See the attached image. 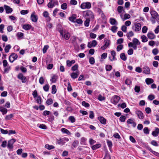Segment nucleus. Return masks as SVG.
Instances as JSON below:
<instances>
[{"instance_id": "nucleus-1", "label": "nucleus", "mask_w": 159, "mask_h": 159, "mask_svg": "<svg viewBox=\"0 0 159 159\" xmlns=\"http://www.w3.org/2000/svg\"><path fill=\"white\" fill-rule=\"evenodd\" d=\"M83 16L85 18H88L93 20L94 18L93 13L90 10H87L83 12Z\"/></svg>"}, {"instance_id": "nucleus-2", "label": "nucleus", "mask_w": 159, "mask_h": 159, "mask_svg": "<svg viewBox=\"0 0 159 159\" xmlns=\"http://www.w3.org/2000/svg\"><path fill=\"white\" fill-rule=\"evenodd\" d=\"M140 44V42L139 40L136 38H134L132 40V42L129 43L128 45L129 48L132 47L134 50H136L137 49V46Z\"/></svg>"}, {"instance_id": "nucleus-3", "label": "nucleus", "mask_w": 159, "mask_h": 159, "mask_svg": "<svg viewBox=\"0 0 159 159\" xmlns=\"http://www.w3.org/2000/svg\"><path fill=\"white\" fill-rule=\"evenodd\" d=\"M80 7L82 9H89L91 7V4L89 2H83L81 4Z\"/></svg>"}, {"instance_id": "nucleus-4", "label": "nucleus", "mask_w": 159, "mask_h": 159, "mask_svg": "<svg viewBox=\"0 0 159 159\" xmlns=\"http://www.w3.org/2000/svg\"><path fill=\"white\" fill-rule=\"evenodd\" d=\"M16 141V140L14 139H11L8 141L7 147L10 151L12 150L13 148V144Z\"/></svg>"}, {"instance_id": "nucleus-5", "label": "nucleus", "mask_w": 159, "mask_h": 159, "mask_svg": "<svg viewBox=\"0 0 159 159\" xmlns=\"http://www.w3.org/2000/svg\"><path fill=\"white\" fill-rule=\"evenodd\" d=\"M150 13L152 19H155L157 21H159V15L156 11H152Z\"/></svg>"}, {"instance_id": "nucleus-6", "label": "nucleus", "mask_w": 159, "mask_h": 159, "mask_svg": "<svg viewBox=\"0 0 159 159\" xmlns=\"http://www.w3.org/2000/svg\"><path fill=\"white\" fill-rule=\"evenodd\" d=\"M141 26L140 23H138L134 24L132 27V30L135 31L137 32L140 30L141 29Z\"/></svg>"}, {"instance_id": "nucleus-7", "label": "nucleus", "mask_w": 159, "mask_h": 159, "mask_svg": "<svg viewBox=\"0 0 159 159\" xmlns=\"http://www.w3.org/2000/svg\"><path fill=\"white\" fill-rule=\"evenodd\" d=\"M120 99L119 96L117 95H115L112 97L111 99V102L114 104L116 105L119 101Z\"/></svg>"}, {"instance_id": "nucleus-8", "label": "nucleus", "mask_w": 159, "mask_h": 159, "mask_svg": "<svg viewBox=\"0 0 159 159\" xmlns=\"http://www.w3.org/2000/svg\"><path fill=\"white\" fill-rule=\"evenodd\" d=\"M17 57L18 56L17 54L12 53L9 56V60L12 63L14 61L17 59Z\"/></svg>"}, {"instance_id": "nucleus-9", "label": "nucleus", "mask_w": 159, "mask_h": 159, "mask_svg": "<svg viewBox=\"0 0 159 159\" xmlns=\"http://www.w3.org/2000/svg\"><path fill=\"white\" fill-rule=\"evenodd\" d=\"M60 32L62 37H64L66 40H68L69 39L70 34L69 33L64 32L63 33L62 31H60Z\"/></svg>"}, {"instance_id": "nucleus-10", "label": "nucleus", "mask_w": 159, "mask_h": 159, "mask_svg": "<svg viewBox=\"0 0 159 159\" xmlns=\"http://www.w3.org/2000/svg\"><path fill=\"white\" fill-rule=\"evenodd\" d=\"M127 123L128 124H131L132 127L134 128L135 127L136 125L134 120L133 118H130L128 119L127 120Z\"/></svg>"}, {"instance_id": "nucleus-11", "label": "nucleus", "mask_w": 159, "mask_h": 159, "mask_svg": "<svg viewBox=\"0 0 159 159\" xmlns=\"http://www.w3.org/2000/svg\"><path fill=\"white\" fill-rule=\"evenodd\" d=\"M135 113L139 119L141 120L143 118V114L141 111L139 110H136L135 111Z\"/></svg>"}, {"instance_id": "nucleus-12", "label": "nucleus", "mask_w": 159, "mask_h": 159, "mask_svg": "<svg viewBox=\"0 0 159 159\" xmlns=\"http://www.w3.org/2000/svg\"><path fill=\"white\" fill-rule=\"evenodd\" d=\"M97 44V41L95 40H94L92 41L91 42H89L88 43V47L90 48L93 47H95Z\"/></svg>"}, {"instance_id": "nucleus-13", "label": "nucleus", "mask_w": 159, "mask_h": 159, "mask_svg": "<svg viewBox=\"0 0 159 159\" xmlns=\"http://www.w3.org/2000/svg\"><path fill=\"white\" fill-rule=\"evenodd\" d=\"M35 12H34L31 14V19L32 21L34 22H36L38 20V16L37 15H35Z\"/></svg>"}, {"instance_id": "nucleus-14", "label": "nucleus", "mask_w": 159, "mask_h": 159, "mask_svg": "<svg viewBox=\"0 0 159 159\" xmlns=\"http://www.w3.org/2000/svg\"><path fill=\"white\" fill-rule=\"evenodd\" d=\"M18 78L20 80L22 83H25L27 80L25 76H23L22 73H20L18 75Z\"/></svg>"}, {"instance_id": "nucleus-15", "label": "nucleus", "mask_w": 159, "mask_h": 159, "mask_svg": "<svg viewBox=\"0 0 159 159\" xmlns=\"http://www.w3.org/2000/svg\"><path fill=\"white\" fill-rule=\"evenodd\" d=\"M4 7L6 11V13L7 14L11 13L13 11V9L7 5H4Z\"/></svg>"}, {"instance_id": "nucleus-16", "label": "nucleus", "mask_w": 159, "mask_h": 159, "mask_svg": "<svg viewBox=\"0 0 159 159\" xmlns=\"http://www.w3.org/2000/svg\"><path fill=\"white\" fill-rule=\"evenodd\" d=\"M101 123L103 125H105L107 123V120L102 116H99L98 118Z\"/></svg>"}, {"instance_id": "nucleus-17", "label": "nucleus", "mask_w": 159, "mask_h": 159, "mask_svg": "<svg viewBox=\"0 0 159 159\" xmlns=\"http://www.w3.org/2000/svg\"><path fill=\"white\" fill-rule=\"evenodd\" d=\"M159 134V128H156L155 130L152 132V134L154 137L157 136Z\"/></svg>"}, {"instance_id": "nucleus-18", "label": "nucleus", "mask_w": 159, "mask_h": 159, "mask_svg": "<svg viewBox=\"0 0 159 159\" xmlns=\"http://www.w3.org/2000/svg\"><path fill=\"white\" fill-rule=\"evenodd\" d=\"M143 69V73L146 74H149L150 73V71L149 68L147 66H144Z\"/></svg>"}, {"instance_id": "nucleus-19", "label": "nucleus", "mask_w": 159, "mask_h": 159, "mask_svg": "<svg viewBox=\"0 0 159 159\" xmlns=\"http://www.w3.org/2000/svg\"><path fill=\"white\" fill-rule=\"evenodd\" d=\"M111 55H112V56L113 57V58H112V59H111L110 57H109L110 58V60L111 61H113L116 60V58L115 57V56L116 55V52L114 50H112V51H111Z\"/></svg>"}, {"instance_id": "nucleus-20", "label": "nucleus", "mask_w": 159, "mask_h": 159, "mask_svg": "<svg viewBox=\"0 0 159 159\" xmlns=\"http://www.w3.org/2000/svg\"><path fill=\"white\" fill-rule=\"evenodd\" d=\"M110 24L112 25H117V22L116 20L113 18H110L109 20Z\"/></svg>"}, {"instance_id": "nucleus-21", "label": "nucleus", "mask_w": 159, "mask_h": 159, "mask_svg": "<svg viewBox=\"0 0 159 159\" xmlns=\"http://www.w3.org/2000/svg\"><path fill=\"white\" fill-rule=\"evenodd\" d=\"M79 75L78 71H76V72H72L70 75L71 77L73 79L76 78Z\"/></svg>"}, {"instance_id": "nucleus-22", "label": "nucleus", "mask_w": 159, "mask_h": 159, "mask_svg": "<svg viewBox=\"0 0 159 159\" xmlns=\"http://www.w3.org/2000/svg\"><path fill=\"white\" fill-rule=\"evenodd\" d=\"M75 61L74 60L71 61L69 60H67L66 62L67 66L68 67H70L72 66V64L75 63Z\"/></svg>"}, {"instance_id": "nucleus-23", "label": "nucleus", "mask_w": 159, "mask_h": 159, "mask_svg": "<svg viewBox=\"0 0 159 159\" xmlns=\"http://www.w3.org/2000/svg\"><path fill=\"white\" fill-rule=\"evenodd\" d=\"M22 28L24 29L28 30L31 29V26L29 24H26L23 25Z\"/></svg>"}, {"instance_id": "nucleus-24", "label": "nucleus", "mask_w": 159, "mask_h": 159, "mask_svg": "<svg viewBox=\"0 0 159 159\" xmlns=\"http://www.w3.org/2000/svg\"><path fill=\"white\" fill-rule=\"evenodd\" d=\"M148 38L150 39H154L155 38V36L153 33H148L147 34Z\"/></svg>"}, {"instance_id": "nucleus-25", "label": "nucleus", "mask_w": 159, "mask_h": 159, "mask_svg": "<svg viewBox=\"0 0 159 159\" xmlns=\"http://www.w3.org/2000/svg\"><path fill=\"white\" fill-rule=\"evenodd\" d=\"M61 131L63 133L66 134L68 135H70L71 134L70 132L68 129L66 128H62L61 129Z\"/></svg>"}, {"instance_id": "nucleus-26", "label": "nucleus", "mask_w": 159, "mask_h": 159, "mask_svg": "<svg viewBox=\"0 0 159 159\" xmlns=\"http://www.w3.org/2000/svg\"><path fill=\"white\" fill-rule=\"evenodd\" d=\"M134 35V33L133 31H130L126 34V36L127 37L128 39L131 40L130 37L133 36Z\"/></svg>"}, {"instance_id": "nucleus-27", "label": "nucleus", "mask_w": 159, "mask_h": 159, "mask_svg": "<svg viewBox=\"0 0 159 159\" xmlns=\"http://www.w3.org/2000/svg\"><path fill=\"white\" fill-rule=\"evenodd\" d=\"M145 82L147 84L149 85L152 83L154 81L152 79L148 78L146 79Z\"/></svg>"}, {"instance_id": "nucleus-28", "label": "nucleus", "mask_w": 159, "mask_h": 159, "mask_svg": "<svg viewBox=\"0 0 159 159\" xmlns=\"http://www.w3.org/2000/svg\"><path fill=\"white\" fill-rule=\"evenodd\" d=\"M120 57L123 61H125L127 59V57L126 56L125 54L124 53H122L120 54Z\"/></svg>"}, {"instance_id": "nucleus-29", "label": "nucleus", "mask_w": 159, "mask_h": 159, "mask_svg": "<svg viewBox=\"0 0 159 159\" xmlns=\"http://www.w3.org/2000/svg\"><path fill=\"white\" fill-rule=\"evenodd\" d=\"M0 111L2 112V114L3 115H5L7 113V110L6 108H5L2 107H0Z\"/></svg>"}, {"instance_id": "nucleus-30", "label": "nucleus", "mask_w": 159, "mask_h": 159, "mask_svg": "<svg viewBox=\"0 0 159 159\" xmlns=\"http://www.w3.org/2000/svg\"><path fill=\"white\" fill-rule=\"evenodd\" d=\"M101 146V144H96L95 145H94L92 146L91 148L93 150H94L100 148Z\"/></svg>"}, {"instance_id": "nucleus-31", "label": "nucleus", "mask_w": 159, "mask_h": 159, "mask_svg": "<svg viewBox=\"0 0 159 159\" xmlns=\"http://www.w3.org/2000/svg\"><path fill=\"white\" fill-rule=\"evenodd\" d=\"M14 116V115L12 114L7 115L5 117L6 120H11V118Z\"/></svg>"}, {"instance_id": "nucleus-32", "label": "nucleus", "mask_w": 159, "mask_h": 159, "mask_svg": "<svg viewBox=\"0 0 159 159\" xmlns=\"http://www.w3.org/2000/svg\"><path fill=\"white\" fill-rule=\"evenodd\" d=\"M45 148H46L48 149L49 150H50L52 149H54L55 147L54 146L52 145H49L48 144H46L45 146Z\"/></svg>"}, {"instance_id": "nucleus-33", "label": "nucleus", "mask_w": 159, "mask_h": 159, "mask_svg": "<svg viewBox=\"0 0 159 159\" xmlns=\"http://www.w3.org/2000/svg\"><path fill=\"white\" fill-rule=\"evenodd\" d=\"M53 0H50L48 4V8H52L54 6V4L53 3Z\"/></svg>"}, {"instance_id": "nucleus-34", "label": "nucleus", "mask_w": 159, "mask_h": 159, "mask_svg": "<svg viewBox=\"0 0 159 159\" xmlns=\"http://www.w3.org/2000/svg\"><path fill=\"white\" fill-rule=\"evenodd\" d=\"M57 76L55 75H54L52 77V78L50 80L52 83H55L57 81Z\"/></svg>"}, {"instance_id": "nucleus-35", "label": "nucleus", "mask_w": 159, "mask_h": 159, "mask_svg": "<svg viewBox=\"0 0 159 159\" xmlns=\"http://www.w3.org/2000/svg\"><path fill=\"white\" fill-rule=\"evenodd\" d=\"M91 20L88 18H86V20L84 22V25L86 27H88L89 25V23Z\"/></svg>"}, {"instance_id": "nucleus-36", "label": "nucleus", "mask_w": 159, "mask_h": 159, "mask_svg": "<svg viewBox=\"0 0 159 159\" xmlns=\"http://www.w3.org/2000/svg\"><path fill=\"white\" fill-rule=\"evenodd\" d=\"M78 64H75L74 66L72 67L71 68V70L72 71H74L78 70Z\"/></svg>"}, {"instance_id": "nucleus-37", "label": "nucleus", "mask_w": 159, "mask_h": 159, "mask_svg": "<svg viewBox=\"0 0 159 159\" xmlns=\"http://www.w3.org/2000/svg\"><path fill=\"white\" fill-rule=\"evenodd\" d=\"M11 46L10 45H6L5 48V52L7 53L9 52V50L11 48Z\"/></svg>"}, {"instance_id": "nucleus-38", "label": "nucleus", "mask_w": 159, "mask_h": 159, "mask_svg": "<svg viewBox=\"0 0 159 159\" xmlns=\"http://www.w3.org/2000/svg\"><path fill=\"white\" fill-rule=\"evenodd\" d=\"M152 52L154 55H156L159 53V51L157 48H155L152 50Z\"/></svg>"}, {"instance_id": "nucleus-39", "label": "nucleus", "mask_w": 159, "mask_h": 159, "mask_svg": "<svg viewBox=\"0 0 159 159\" xmlns=\"http://www.w3.org/2000/svg\"><path fill=\"white\" fill-rule=\"evenodd\" d=\"M57 92V89L56 86L55 85H53L52 86V94H54L56 93Z\"/></svg>"}, {"instance_id": "nucleus-40", "label": "nucleus", "mask_w": 159, "mask_h": 159, "mask_svg": "<svg viewBox=\"0 0 159 159\" xmlns=\"http://www.w3.org/2000/svg\"><path fill=\"white\" fill-rule=\"evenodd\" d=\"M79 143V142L77 140H75L73 143H72V146L74 148H75L77 147Z\"/></svg>"}, {"instance_id": "nucleus-41", "label": "nucleus", "mask_w": 159, "mask_h": 159, "mask_svg": "<svg viewBox=\"0 0 159 159\" xmlns=\"http://www.w3.org/2000/svg\"><path fill=\"white\" fill-rule=\"evenodd\" d=\"M141 38L142 39V41L143 42H146L148 40V39L146 36L143 35L141 36Z\"/></svg>"}, {"instance_id": "nucleus-42", "label": "nucleus", "mask_w": 159, "mask_h": 159, "mask_svg": "<svg viewBox=\"0 0 159 159\" xmlns=\"http://www.w3.org/2000/svg\"><path fill=\"white\" fill-rule=\"evenodd\" d=\"M82 105L85 107H88L90 106L89 104L85 101H83L82 102Z\"/></svg>"}, {"instance_id": "nucleus-43", "label": "nucleus", "mask_w": 159, "mask_h": 159, "mask_svg": "<svg viewBox=\"0 0 159 159\" xmlns=\"http://www.w3.org/2000/svg\"><path fill=\"white\" fill-rule=\"evenodd\" d=\"M123 48V45L122 44H120L117 46L116 50L117 52H119Z\"/></svg>"}, {"instance_id": "nucleus-44", "label": "nucleus", "mask_w": 159, "mask_h": 159, "mask_svg": "<svg viewBox=\"0 0 159 159\" xmlns=\"http://www.w3.org/2000/svg\"><path fill=\"white\" fill-rule=\"evenodd\" d=\"M67 7V4L66 3H64L61 5V8L63 10H66Z\"/></svg>"}, {"instance_id": "nucleus-45", "label": "nucleus", "mask_w": 159, "mask_h": 159, "mask_svg": "<svg viewBox=\"0 0 159 159\" xmlns=\"http://www.w3.org/2000/svg\"><path fill=\"white\" fill-rule=\"evenodd\" d=\"M49 47L48 45H45L43 48V53H45L47 52V50L48 49Z\"/></svg>"}, {"instance_id": "nucleus-46", "label": "nucleus", "mask_w": 159, "mask_h": 159, "mask_svg": "<svg viewBox=\"0 0 159 159\" xmlns=\"http://www.w3.org/2000/svg\"><path fill=\"white\" fill-rule=\"evenodd\" d=\"M89 63L92 65H93L95 63V59L94 57H91L89 59Z\"/></svg>"}, {"instance_id": "nucleus-47", "label": "nucleus", "mask_w": 159, "mask_h": 159, "mask_svg": "<svg viewBox=\"0 0 159 159\" xmlns=\"http://www.w3.org/2000/svg\"><path fill=\"white\" fill-rule=\"evenodd\" d=\"M118 106L124 109L126 107V105L125 102H123L121 104H118Z\"/></svg>"}, {"instance_id": "nucleus-48", "label": "nucleus", "mask_w": 159, "mask_h": 159, "mask_svg": "<svg viewBox=\"0 0 159 159\" xmlns=\"http://www.w3.org/2000/svg\"><path fill=\"white\" fill-rule=\"evenodd\" d=\"M126 117L125 116H121L120 118V120L122 122H124L125 121Z\"/></svg>"}, {"instance_id": "nucleus-49", "label": "nucleus", "mask_w": 159, "mask_h": 159, "mask_svg": "<svg viewBox=\"0 0 159 159\" xmlns=\"http://www.w3.org/2000/svg\"><path fill=\"white\" fill-rule=\"evenodd\" d=\"M69 120L72 123L75 122V119L73 116H70L69 117Z\"/></svg>"}, {"instance_id": "nucleus-50", "label": "nucleus", "mask_w": 159, "mask_h": 159, "mask_svg": "<svg viewBox=\"0 0 159 159\" xmlns=\"http://www.w3.org/2000/svg\"><path fill=\"white\" fill-rule=\"evenodd\" d=\"M53 100L52 98H49L46 101V103L48 105H51L53 103Z\"/></svg>"}, {"instance_id": "nucleus-51", "label": "nucleus", "mask_w": 159, "mask_h": 159, "mask_svg": "<svg viewBox=\"0 0 159 159\" xmlns=\"http://www.w3.org/2000/svg\"><path fill=\"white\" fill-rule=\"evenodd\" d=\"M124 39L122 38H120L117 40L116 43L117 44H120L123 43Z\"/></svg>"}, {"instance_id": "nucleus-52", "label": "nucleus", "mask_w": 159, "mask_h": 159, "mask_svg": "<svg viewBox=\"0 0 159 159\" xmlns=\"http://www.w3.org/2000/svg\"><path fill=\"white\" fill-rule=\"evenodd\" d=\"M87 140V139L84 137H82L81 138L80 143L84 144Z\"/></svg>"}, {"instance_id": "nucleus-53", "label": "nucleus", "mask_w": 159, "mask_h": 159, "mask_svg": "<svg viewBox=\"0 0 159 159\" xmlns=\"http://www.w3.org/2000/svg\"><path fill=\"white\" fill-rule=\"evenodd\" d=\"M107 143L110 149H111L112 146V142L111 141L107 140Z\"/></svg>"}, {"instance_id": "nucleus-54", "label": "nucleus", "mask_w": 159, "mask_h": 159, "mask_svg": "<svg viewBox=\"0 0 159 159\" xmlns=\"http://www.w3.org/2000/svg\"><path fill=\"white\" fill-rule=\"evenodd\" d=\"M155 98V96L153 94L149 95L148 97V100L152 101Z\"/></svg>"}, {"instance_id": "nucleus-55", "label": "nucleus", "mask_w": 159, "mask_h": 159, "mask_svg": "<svg viewBox=\"0 0 159 159\" xmlns=\"http://www.w3.org/2000/svg\"><path fill=\"white\" fill-rule=\"evenodd\" d=\"M41 98L40 96H38L37 97L36 101L38 103L40 104L41 103Z\"/></svg>"}, {"instance_id": "nucleus-56", "label": "nucleus", "mask_w": 159, "mask_h": 159, "mask_svg": "<svg viewBox=\"0 0 159 159\" xmlns=\"http://www.w3.org/2000/svg\"><path fill=\"white\" fill-rule=\"evenodd\" d=\"M112 69V66L111 65H107L106 66V69L107 71H110Z\"/></svg>"}, {"instance_id": "nucleus-57", "label": "nucleus", "mask_w": 159, "mask_h": 159, "mask_svg": "<svg viewBox=\"0 0 159 159\" xmlns=\"http://www.w3.org/2000/svg\"><path fill=\"white\" fill-rule=\"evenodd\" d=\"M67 89L68 91H71L72 90V87L70 85V83L69 82L68 83V86L67 87Z\"/></svg>"}, {"instance_id": "nucleus-58", "label": "nucleus", "mask_w": 159, "mask_h": 159, "mask_svg": "<svg viewBox=\"0 0 159 159\" xmlns=\"http://www.w3.org/2000/svg\"><path fill=\"white\" fill-rule=\"evenodd\" d=\"M148 30V28L146 26H144L142 29V32L143 33H145L147 32Z\"/></svg>"}, {"instance_id": "nucleus-59", "label": "nucleus", "mask_w": 159, "mask_h": 159, "mask_svg": "<svg viewBox=\"0 0 159 159\" xmlns=\"http://www.w3.org/2000/svg\"><path fill=\"white\" fill-rule=\"evenodd\" d=\"M49 88V85L48 84H47L43 87V89L46 92H48V91Z\"/></svg>"}, {"instance_id": "nucleus-60", "label": "nucleus", "mask_w": 159, "mask_h": 159, "mask_svg": "<svg viewBox=\"0 0 159 159\" xmlns=\"http://www.w3.org/2000/svg\"><path fill=\"white\" fill-rule=\"evenodd\" d=\"M50 112L48 111H43V114L44 116H46L47 115H48L50 114Z\"/></svg>"}, {"instance_id": "nucleus-61", "label": "nucleus", "mask_w": 159, "mask_h": 159, "mask_svg": "<svg viewBox=\"0 0 159 159\" xmlns=\"http://www.w3.org/2000/svg\"><path fill=\"white\" fill-rule=\"evenodd\" d=\"M143 131L144 134H148L149 133V130L148 127H145L143 129Z\"/></svg>"}, {"instance_id": "nucleus-62", "label": "nucleus", "mask_w": 159, "mask_h": 159, "mask_svg": "<svg viewBox=\"0 0 159 159\" xmlns=\"http://www.w3.org/2000/svg\"><path fill=\"white\" fill-rule=\"evenodd\" d=\"M117 28H118L116 26H113L111 28V30L112 32L115 33L116 31Z\"/></svg>"}, {"instance_id": "nucleus-63", "label": "nucleus", "mask_w": 159, "mask_h": 159, "mask_svg": "<svg viewBox=\"0 0 159 159\" xmlns=\"http://www.w3.org/2000/svg\"><path fill=\"white\" fill-rule=\"evenodd\" d=\"M90 115H89V118L91 119H93L94 117V113L93 111L89 112Z\"/></svg>"}, {"instance_id": "nucleus-64", "label": "nucleus", "mask_w": 159, "mask_h": 159, "mask_svg": "<svg viewBox=\"0 0 159 159\" xmlns=\"http://www.w3.org/2000/svg\"><path fill=\"white\" fill-rule=\"evenodd\" d=\"M133 52L134 51L133 49L132 48H130L128 50L127 53L129 55H131L133 54Z\"/></svg>"}]
</instances>
